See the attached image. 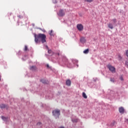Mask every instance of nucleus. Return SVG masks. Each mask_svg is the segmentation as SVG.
Returning a JSON list of instances; mask_svg holds the SVG:
<instances>
[{
    "instance_id": "nucleus-14",
    "label": "nucleus",
    "mask_w": 128,
    "mask_h": 128,
    "mask_svg": "<svg viewBox=\"0 0 128 128\" xmlns=\"http://www.w3.org/2000/svg\"><path fill=\"white\" fill-rule=\"evenodd\" d=\"M48 54H52V56L53 54H54V53L52 52V51L50 50H48Z\"/></svg>"
},
{
    "instance_id": "nucleus-9",
    "label": "nucleus",
    "mask_w": 128,
    "mask_h": 128,
    "mask_svg": "<svg viewBox=\"0 0 128 128\" xmlns=\"http://www.w3.org/2000/svg\"><path fill=\"white\" fill-rule=\"evenodd\" d=\"M108 28H110L111 30H112V28H114V25H112V23H110L108 24Z\"/></svg>"
},
{
    "instance_id": "nucleus-31",
    "label": "nucleus",
    "mask_w": 128,
    "mask_h": 128,
    "mask_svg": "<svg viewBox=\"0 0 128 128\" xmlns=\"http://www.w3.org/2000/svg\"><path fill=\"white\" fill-rule=\"evenodd\" d=\"M49 66H48V65H47V68H49Z\"/></svg>"
},
{
    "instance_id": "nucleus-32",
    "label": "nucleus",
    "mask_w": 128,
    "mask_h": 128,
    "mask_svg": "<svg viewBox=\"0 0 128 128\" xmlns=\"http://www.w3.org/2000/svg\"><path fill=\"white\" fill-rule=\"evenodd\" d=\"M38 124H40V122L38 123Z\"/></svg>"
},
{
    "instance_id": "nucleus-27",
    "label": "nucleus",
    "mask_w": 128,
    "mask_h": 128,
    "mask_svg": "<svg viewBox=\"0 0 128 128\" xmlns=\"http://www.w3.org/2000/svg\"><path fill=\"white\" fill-rule=\"evenodd\" d=\"M125 122H127V124H128V119H126Z\"/></svg>"
},
{
    "instance_id": "nucleus-22",
    "label": "nucleus",
    "mask_w": 128,
    "mask_h": 128,
    "mask_svg": "<svg viewBox=\"0 0 128 128\" xmlns=\"http://www.w3.org/2000/svg\"><path fill=\"white\" fill-rule=\"evenodd\" d=\"M110 80L112 82H114V78H110Z\"/></svg>"
},
{
    "instance_id": "nucleus-10",
    "label": "nucleus",
    "mask_w": 128,
    "mask_h": 128,
    "mask_svg": "<svg viewBox=\"0 0 128 128\" xmlns=\"http://www.w3.org/2000/svg\"><path fill=\"white\" fill-rule=\"evenodd\" d=\"M30 70H36V67L34 66H32L30 68Z\"/></svg>"
},
{
    "instance_id": "nucleus-12",
    "label": "nucleus",
    "mask_w": 128,
    "mask_h": 128,
    "mask_svg": "<svg viewBox=\"0 0 128 128\" xmlns=\"http://www.w3.org/2000/svg\"><path fill=\"white\" fill-rule=\"evenodd\" d=\"M40 82H42V84H48V82H46V80L44 79H42L40 80Z\"/></svg>"
},
{
    "instance_id": "nucleus-3",
    "label": "nucleus",
    "mask_w": 128,
    "mask_h": 128,
    "mask_svg": "<svg viewBox=\"0 0 128 128\" xmlns=\"http://www.w3.org/2000/svg\"><path fill=\"white\" fill-rule=\"evenodd\" d=\"M57 14L58 16H64L66 14V12H64V10L61 9L57 13Z\"/></svg>"
},
{
    "instance_id": "nucleus-24",
    "label": "nucleus",
    "mask_w": 128,
    "mask_h": 128,
    "mask_svg": "<svg viewBox=\"0 0 128 128\" xmlns=\"http://www.w3.org/2000/svg\"><path fill=\"white\" fill-rule=\"evenodd\" d=\"M126 56H128V50H126Z\"/></svg>"
},
{
    "instance_id": "nucleus-21",
    "label": "nucleus",
    "mask_w": 128,
    "mask_h": 128,
    "mask_svg": "<svg viewBox=\"0 0 128 128\" xmlns=\"http://www.w3.org/2000/svg\"><path fill=\"white\" fill-rule=\"evenodd\" d=\"M52 32H53V31H52V30H51L50 31V36H54V34H52Z\"/></svg>"
},
{
    "instance_id": "nucleus-26",
    "label": "nucleus",
    "mask_w": 128,
    "mask_h": 128,
    "mask_svg": "<svg viewBox=\"0 0 128 128\" xmlns=\"http://www.w3.org/2000/svg\"><path fill=\"white\" fill-rule=\"evenodd\" d=\"M120 80H124V78H122V76H121L120 77Z\"/></svg>"
},
{
    "instance_id": "nucleus-5",
    "label": "nucleus",
    "mask_w": 128,
    "mask_h": 128,
    "mask_svg": "<svg viewBox=\"0 0 128 128\" xmlns=\"http://www.w3.org/2000/svg\"><path fill=\"white\" fill-rule=\"evenodd\" d=\"M76 28L78 30H80V32L84 30V26L82 24H77Z\"/></svg>"
},
{
    "instance_id": "nucleus-19",
    "label": "nucleus",
    "mask_w": 128,
    "mask_h": 128,
    "mask_svg": "<svg viewBox=\"0 0 128 128\" xmlns=\"http://www.w3.org/2000/svg\"><path fill=\"white\" fill-rule=\"evenodd\" d=\"M2 120H6V118L4 116H1Z\"/></svg>"
},
{
    "instance_id": "nucleus-6",
    "label": "nucleus",
    "mask_w": 128,
    "mask_h": 128,
    "mask_svg": "<svg viewBox=\"0 0 128 128\" xmlns=\"http://www.w3.org/2000/svg\"><path fill=\"white\" fill-rule=\"evenodd\" d=\"M118 110L120 114H124V108L123 107L119 108Z\"/></svg>"
},
{
    "instance_id": "nucleus-17",
    "label": "nucleus",
    "mask_w": 128,
    "mask_h": 128,
    "mask_svg": "<svg viewBox=\"0 0 128 128\" xmlns=\"http://www.w3.org/2000/svg\"><path fill=\"white\" fill-rule=\"evenodd\" d=\"M28 50V46H25L24 48V52H26Z\"/></svg>"
},
{
    "instance_id": "nucleus-11",
    "label": "nucleus",
    "mask_w": 128,
    "mask_h": 128,
    "mask_svg": "<svg viewBox=\"0 0 128 128\" xmlns=\"http://www.w3.org/2000/svg\"><path fill=\"white\" fill-rule=\"evenodd\" d=\"M82 96L84 98H88V96H86V94L84 92H82Z\"/></svg>"
},
{
    "instance_id": "nucleus-18",
    "label": "nucleus",
    "mask_w": 128,
    "mask_h": 128,
    "mask_svg": "<svg viewBox=\"0 0 128 128\" xmlns=\"http://www.w3.org/2000/svg\"><path fill=\"white\" fill-rule=\"evenodd\" d=\"M112 21L114 24H116V18L112 19Z\"/></svg>"
},
{
    "instance_id": "nucleus-28",
    "label": "nucleus",
    "mask_w": 128,
    "mask_h": 128,
    "mask_svg": "<svg viewBox=\"0 0 128 128\" xmlns=\"http://www.w3.org/2000/svg\"><path fill=\"white\" fill-rule=\"evenodd\" d=\"M56 54H58V56H60V52L57 53Z\"/></svg>"
},
{
    "instance_id": "nucleus-8",
    "label": "nucleus",
    "mask_w": 128,
    "mask_h": 128,
    "mask_svg": "<svg viewBox=\"0 0 128 128\" xmlns=\"http://www.w3.org/2000/svg\"><path fill=\"white\" fill-rule=\"evenodd\" d=\"M80 42L82 44H84V42H86V38H84V37L81 38H80Z\"/></svg>"
},
{
    "instance_id": "nucleus-29",
    "label": "nucleus",
    "mask_w": 128,
    "mask_h": 128,
    "mask_svg": "<svg viewBox=\"0 0 128 128\" xmlns=\"http://www.w3.org/2000/svg\"><path fill=\"white\" fill-rule=\"evenodd\" d=\"M64 128V126H61V127H60V128Z\"/></svg>"
},
{
    "instance_id": "nucleus-4",
    "label": "nucleus",
    "mask_w": 128,
    "mask_h": 128,
    "mask_svg": "<svg viewBox=\"0 0 128 128\" xmlns=\"http://www.w3.org/2000/svg\"><path fill=\"white\" fill-rule=\"evenodd\" d=\"M107 68L110 70V72H116V68L112 66V65H108Z\"/></svg>"
},
{
    "instance_id": "nucleus-25",
    "label": "nucleus",
    "mask_w": 128,
    "mask_h": 128,
    "mask_svg": "<svg viewBox=\"0 0 128 128\" xmlns=\"http://www.w3.org/2000/svg\"><path fill=\"white\" fill-rule=\"evenodd\" d=\"M18 18H22V15H18Z\"/></svg>"
},
{
    "instance_id": "nucleus-1",
    "label": "nucleus",
    "mask_w": 128,
    "mask_h": 128,
    "mask_svg": "<svg viewBox=\"0 0 128 128\" xmlns=\"http://www.w3.org/2000/svg\"><path fill=\"white\" fill-rule=\"evenodd\" d=\"M34 41L36 44H38L40 42H42V44H44V42H46V36L44 34H34Z\"/></svg>"
},
{
    "instance_id": "nucleus-2",
    "label": "nucleus",
    "mask_w": 128,
    "mask_h": 128,
    "mask_svg": "<svg viewBox=\"0 0 128 128\" xmlns=\"http://www.w3.org/2000/svg\"><path fill=\"white\" fill-rule=\"evenodd\" d=\"M53 116H60V110L58 109H56L52 112Z\"/></svg>"
},
{
    "instance_id": "nucleus-30",
    "label": "nucleus",
    "mask_w": 128,
    "mask_h": 128,
    "mask_svg": "<svg viewBox=\"0 0 128 128\" xmlns=\"http://www.w3.org/2000/svg\"><path fill=\"white\" fill-rule=\"evenodd\" d=\"M2 78V76H0V81L1 80V78Z\"/></svg>"
},
{
    "instance_id": "nucleus-7",
    "label": "nucleus",
    "mask_w": 128,
    "mask_h": 128,
    "mask_svg": "<svg viewBox=\"0 0 128 128\" xmlns=\"http://www.w3.org/2000/svg\"><path fill=\"white\" fill-rule=\"evenodd\" d=\"M66 84L68 86H70V85L72 84V82L70 80H68L66 81Z\"/></svg>"
},
{
    "instance_id": "nucleus-23",
    "label": "nucleus",
    "mask_w": 128,
    "mask_h": 128,
    "mask_svg": "<svg viewBox=\"0 0 128 128\" xmlns=\"http://www.w3.org/2000/svg\"><path fill=\"white\" fill-rule=\"evenodd\" d=\"M119 60H122V56H120V54L118 56Z\"/></svg>"
},
{
    "instance_id": "nucleus-13",
    "label": "nucleus",
    "mask_w": 128,
    "mask_h": 128,
    "mask_svg": "<svg viewBox=\"0 0 128 128\" xmlns=\"http://www.w3.org/2000/svg\"><path fill=\"white\" fill-rule=\"evenodd\" d=\"M0 108H6V104H0Z\"/></svg>"
},
{
    "instance_id": "nucleus-16",
    "label": "nucleus",
    "mask_w": 128,
    "mask_h": 128,
    "mask_svg": "<svg viewBox=\"0 0 128 128\" xmlns=\"http://www.w3.org/2000/svg\"><path fill=\"white\" fill-rule=\"evenodd\" d=\"M78 119H72V122H78Z\"/></svg>"
},
{
    "instance_id": "nucleus-15",
    "label": "nucleus",
    "mask_w": 128,
    "mask_h": 128,
    "mask_svg": "<svg viewBox=\"0 0 128 128\" xmlns=\"http://www.w3.org/2000/svg\"><path fill=\"white\" fill-rule=\"evenodd\" d=\"M88 52H89L88 49H86L84 51V54H88Z\"/></svg>"
},
{
    "instance_id": "nucleus-20",
    "label": "nucleus",
    "mask_w": 128,
    "mask_h": 128,
    "mask_svg": "<svg viewBox=\"0 0 128 128\" xmlns=\"http://www.w3.org/2000/svg\"><path fill=\"white\" fill-rule=\"evenodd\" d=\"M86 2H94V0H85Z\"/></svg>"
}]
</instances>
